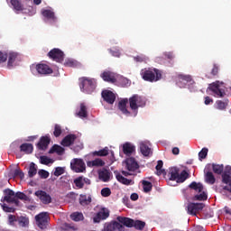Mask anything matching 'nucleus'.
I'll use <instances>...</instances> for the list:
<instances>
[{
	"label": "nucleus",
	"instance_id": "36",
	"mask_svg": "<svg viewBox=\"0 0 231 231\" xmlns=\"http://www.w3.org/2000/svg\"><path fill=\"white\" fill-rule=\"evenodd\" d=\"M205 181L206 183H208V185H214L216 183V177H214L212 171H208L205 174Z\"/></svg>",
	"mask_w": 231,
	"mask_h": 231
},
{
	"label": "nucleus",
	"instance_id": "2",
	"mask_svg": "<svg viewBox=\"0 0 231 231\" xmlns=\"http://www.w3.org/2000/svg\"><path fill=\"white\" fill-rule=\"evenodd\" d=\"M208 91L212 92L213 97L216 98H223L226 95V86L224 82L216 81L209 85Z\"/></svg>",
	"mask_w": 231,
	"mask_h": 231
},
{
	"label": "nucleus",
	"instance_id": "48",
	"mask_svg": "<svg viewBox=\"0 0 231 231\" xmlns=\"http://www.w3.org/2000/svg\"><path fill=\"white\" fill-rule=\"evenodd\" d=\"M13 178H20V180H24V172L19 169H16L13 171Z\"/></svg>",
	"mask_w": 231,
	"mask_h": 231
},
{
	"label": "nucleus",
	"instance_id": "5",
	"mask_svg": "<svg viewBox=\"0 0 231 231\" xmlns=\"http://www.w3.org/2000/svg\"><path fill=\"white\" fill-rule=\"evenodd\" d=\"M79 88L83 93H93L97 88V80L89 78L79 79Z\"/></svg>",
	"mask_w": 231,
	"mask_h": 231
},
{
	"label": "nucleus",
	"instance_id": "25",
	"mask_svg": "<svg viewBox=\"0 0 231 231\" xmlns=\"http://www.w3.org/2000/svg\"><path fill=\"white\" fill-rule=\"evenodd\" d=\"M16 193L14 192L12 189L5 190V196L4 198V201H6V203H14L15 201Z\"/></svg>",
	"mask_w": 231,
	"mask_h": 231
},
{
	"label": "nucleus",
	"instance_id": "44",
	"mask_svg": "<svg viewBox=\"0 0 231 231\" xmlns=\"http://www.w3.org/2000/svg\"><path fill=\"white\" fill-rule=\"evenodd\" d=\"M72 221H82L84 215L80 212H74L70 215Z\"/></svg>",
	"mask_w": 231,
	"mask_h": 231
},
{
	"label": "nucleus",
	"instance_id": "46",
	"mask_svg": "<svg viewBox=\"0 0 231 231\" xmlns=\"http://www.w3.org/2000/svg\"><path fill=\"white\" fill-rule=\"evenodd\" d=\"M143 189L145 192H151L152 184L150 181L143 180Z\"/></svg>",
	"mask_w": 231,
	"mask_h": 231
},
{
	"label": "nucleus",
	"instance_id": "35",
	"mask_svg": "<svg viewBox=\"0 0 231 231\" xmlns=\"http://www.w3.org/2000/svg\"><path fill=\"white\" fill-rule=\"evenodd\" d=\"M48 145H50V138L49 137H42L38 143L39 149H42L44 151V149H47Z\"/></svg>",
	"mask_w": 231,
	"mask_h": 231
},
{
	"label": "nucleus",
	"instance_id": "52",
	"mask_svg": "<svg viewBox=\"0 0 231 231\" xmlns=\"http://www.w3.org/2000/svg\"><path fill=\"white\" fill-rule=\"evenodd\" d=\"M134 226L137 230H143V228L145 226V222H142L140 220H136L134 222Z\"/></svg>",
	"mask_w": 231,
	"mask_h": 231
},
{
	"label": "nucleus",
	"instance_id": "22",
	"mask_svg": "<svg viewBox=\"0 0 231 231\" xmlns=\"http://www.w3.org/2000/svg\"><path fill=\"white\" fill-rule=\"evenodd\" d=\"M125 228V227L122 224H120L118 222H114V223L108 224L105 227V231H115V230L124 231Z\"/></svg>",
	"mask_w": 231,
	"mask_h": 231
},
{
	"label": "nucleus",
	"instance_id": "21",
	"mask_svg": "<svg viewBox=\"0 0 231 231\" xmlns=\"http://www.w3.org/2000/svg\"><path fill=\"white\" fill-rule=\"evenodd\" d=\"M140 151L143 156H151V154H152V151L151 150V147L149 146V143L147 142L140 143Z\"/></svg>",
	"mask_w": 231,
	"mask_h": 231
},
{
	"label": "nucleus",
	"instance_id": "54",
	"mask_svg": "<svg viewBox=\"0 0 231 231\" xmlns=\"http://www.w3.org/2000/svg\"><path fill=\"white\" fill-rule=\"evenodd\" d=\"M16 198H18V199H22L23 201H30V198H28V196L23 192H17Z\"/></svg>",
	"mask_w": 231,
	"mask_h": 231
},
{
	"label": "nucleus",
	"instance_id": "29",
	"mask_svg": "<svg viewBox=\"0 0 231 231\" xmlns=\"http://www.w3.org/2000/svg\"><path fill=\"white\" fill-rule=\"evenodd\" d=\"M117 221H119V223H122L123 225H125V226L131 227V226H134V220L128 218V217H118Z\"/></svg>",
	"mask_w": 231,
	"mask_h": 231
},
{
	"label": "nucleus",
	"instance_id": "59",
	"mask_svg": "<svg viewBox=\"0 0 231 231\" xmlns=\"http://www.w3.org/2000/svg\"><path fill=\"white\" fill-rule=\"evenodd\" d=\"M1 207L5 212H14V208H10L6 204H1Z\"/></svg>",
	"mask_w": 231,
	"mask_h": 231
},
{
	"label": "nucleus",
	"instance_id": "20",
	"mask_svg": "<svg viewBox=\"0 0 231 231\" xmlns=\"http://www.w3.org/2000/svg\"><path fill=\"white\" fill-rule=\"evenodd\" d=\"M102 97L106 102H107V104H115L116 96H115V93L111 92L110 90H104L102 92Z\"/></svg>",
	"mask_w": 231,
	"mask_h": 231
},
{
	"label": "nucleus",
	"instance_id": "56",
	"mask_svg": "<svg viewBox=\"0 0 231 231\" xmlns=\"http://www.w3.org/2000/svg\"><path fill=\"white\" fill-rule=\"evenodd\" d=\"M61 133H62V129L60 128V125H55L54 132H53L54 136L56 137L60 136Z\"/></svg>",
	"mask_w": 231,
	"mask_h": 231
},
{
	"label": "nucleus",
	"instance_id": "26",
	"mask_svg": "<svg viewBox=\"0 0 231 231\" xmlns=\"http://www.w3.org/2000/svg\"><path fill=\"white\" fill-rule=\"evenodd\" d=\"M116 84H119L122 88H129V86H131V80L127 78H124V76L118 75Z\"/></svg>",
	"mask_w": 231,
	"mask_h": 231
},
{
	"label": "nucleus",
	"instance_id": "30",
	"mask_svg": "<svg viewBox=\"0 0 231 231\" xmlns=\"http://www.w3.org/2000/svg\"><path fill=\"white\" fill-rule=\"evenodd\" d=\"M42 15L46 19H49V21H52V23H55V21H57V17H55V13L50 9L42 11Z\"/></svg>",
	"mask_w": 231,
	"mask_h": 231
},
{
	"label": "nucleus",
	"instance_id": "47",
	"mask_svg": "<svg viewBox=\"0 0 231 231\" xmlns=\"http://www.w3.org/2000/svg\"><path fill=\"white\" fill-rule=\"evenodd\" d=\"M95 156H107L109 154V148L105 147L102 150L94 152Z\"/></svg>",
	"mask_w": 231,
	"mask_h": 231
},
{
	"label": "nucleus",
	"instance_id": "50",
	"mask_svg": "<svg viewBox=\"0 0 231 231\" xmlns=\"http://www.w3.org/2000/svg\"><path fill=\"white\" fill-rule=\"evenodd\" d=\"M163 167V162L162 161H158L157 165H156V171L158 176H162L163 174V170L162 169Z\"/></svg>",
	"mask_w": 231,
	"mask_h": 231
},
{
	"label": "nucleus",
	"instance_id": "64",
	"mask_svg": "<svg viewBox=\"0 0 231 231\" xmlns=\"http://www.w3.org/2000/svg\"><path fill=\"white\" fill-rule=\"evenodd\" d=\"M130 199H132V201H136V200H138V195L136 193H133L130 196Z\"/></svg>",
	"mask_w": 231,
	"mask_h": 231
},
{
	"label": "nucleus",
	"instance_id": "3",
	"mask_svg": "<svg viewBox=\"0 0 231 231\" xmlns=\"http://www.w3.org/2000/svg\"><path fill=\"white\" fill-rule=\"evenodd\" d=\"M170 181H176V183H183L187 178H189V173L186 171H182L180 173V169L177 167H172L169 171Z\"/></svg>",
	"mask_w": 231,
	"mask_h": 231
},
{
	"label": "nucleus",
	"instance_id": "12",
	"mask_svg": "<svg viewBox=\"0 0 231 231\" xmlns=\"http://www.w3.org/2000/svg\"><path fill=\"white\" fill-rule=\"evenodd\" d=\"M100 77L105 82H109L110 84H116V80L118 79V74L110 71V70H104Z\"/></svg>",
	"mask_w": 231,
	"mask_h": 231
},
{
	"label": "nucleus",
	"instance_id": "11",
	"mask_svg": "<svg viewBox=\"0 0 231 231\" xmlns=\"http://www.w3.org/2000/svg\"><path fill=\"white\" fill-rule=\"evenodd\" d=\"M21 65V60L19 59H0V67L1 68H8L12 69V68H15Z\"/></svg>",
	"mask_w": 231,
	"mask_h": 231
},
{
	"label": "nucleus",
	"instance_id": "57",
	"mask_svg": "<svg viewBox=\"0 0 231 231\" xmlns=\"http://www.w3.org/2000/svg\"><path fill=\"white\" fill-rule=\"evenodd\" d=\"M207 154H208V149L203 148L199 152V157L200 160H204V158H207Z\"/></svg>",
	"mask_w": 231,
	"mask_h": 231
},
{
	"label": "nucleus",
	"instance_id": "45",
	"mask_svg": "<svg viewBox=\"0 0 231 231\" xmlns=\"http://www.w3.org/2000/svg\"><path fill=\"white\" fill-rule=\"evenodd\" d=\"M116 180L120 181V183H123V185H131L132 180L125 179L124 176L121 174L116 175Z\"/></svg>",
	"mask_w": 231,
	"mask_h": 231
},
{
	"label": "nucleus",
	"instance_id": "28",
	"mask_svg": "<svg viewBox=\"0 0 231 231\" xmlns=\"http://www.w3.org/2000/svg\"><path fill=\"white\" fill-rule=\"evenodd\" d=\"M127 99H123L119 101L118 107L119 111L123 113V115H125V116H129L130 113L127 110Z\"/></svg>",
	"mask_w": 231,
	"mask_h": 231
},
{
	"label": "nucleus",
	"instance_id": "37",
	"mask_svg": "<svg viewBox=\"0 0 231 231\" xmlns=\"http://www.w3.org/2000/svg\"><path fill=\"white\" fill-rule=\"evenodd\" d=\"M10 3L16 12H23L24 10V7L20 0H11Z\"/></svg>",
	"mask_w": 231,
	"mask_h": 231
},
{
	"label": "nucleus",
	"instance_id": "16",
	"mask_svg": "<svg viewBox=\"0 0 231 231\" xmlns=\"http://www.w3.org/2000/svg\"><path fill=\"white\" fill-rule=\"evenodd\" d=\"M98 178L101 181L107 183L113 178V173L107 169H101L98 171Z\"/></svg>",
	"mask_w": 231,
	"mask_h": 231
},
{
	"label": "nucleus",
	"instance_id": "58",
	"mask_svg": "<svg viewBox=\"0 0 231 231\" xmlns=\"http://www.w3.org/2000/svg\"><path fill=\"white\" fill-rule=\"evenodd\" d=\"M38 174L41 178H43L44 180H46V178H48V176H50V172H48L44 170H40L38 171Z\"/></svg>",
	"mask_w": 231,
	"mask_h": 231
},
{
	"label": "nucleus",
	"instance_id": "31",
	"mask_svg": "<svg viewBox=\"0 0 231 231\" xmlns=\"http://www.w3.org/2000/svg\"><path fill=\"white\" fill-rule=\"evenodd\" d=\"M227 106H228V99H225L224 101L217 100L215 103L216 109H218L219 111H225Z\"/></svg>",
	"mask_w": 231,
	"mask_h": 231
},
{
	"label": "nucleus",
	"instance_id": "62",
	"mask_svg": "<svg viewBox=\"0 0 231 231\" xmlns=\"http://www.w3.org/2000/svg\"><path fill=\"white\" fill-rule=\"evenodd\" d=\"M164 57L166 59H172V58H174V53L173 52H165Z\"/></svg>",
	"mask_w": 231,
	"mask_h": 231
},
{
	"label": "nucleus",
	"instance_id": "27",
	"mask_svg": "<svg viewBox=\"0 0 231 231\" xmlns=\"http://www.w3.org/2000/svg\"><path fill=\"white\" fill-rule=\"evenodd\" d=\"M75 140H77V136L75 134H69L62 140L61 145L64 147H69Z\"/></svg>",
	"mask_w": 231,
	"mask_h": 231
},
{
	"label": "nucleus",
	"instance_id": "14",
	"mask_svg": "<svg viewBox=\"0 0 231 231\" xmlns=\"http://www.w3.org/2000/svg\"><path fill=\"white\" fill-rule=\"evenodd\" d=\"M187 84L188 86H192V84H194V79H192V77H190V75H179L177 81L179 88H185Z\"/></svg>",
	"mask_w": 231,
	"mask_h": 231
},
{
	"label": "nucleus",
	"instance_id": "38",
	"mask_svg": "<svg viewBox=\"0 0 231 231\" xmlns=\"http://www.w3.org/2000/svg\"><path fill=\"white\" fill-rule=\"evenodd\" d=\"M17 223L19 226H22L23 228H26L30 225V219L26 217H20L17 218Z\"/></svg>",
	"mask_w": 231,
	"mask_h": 231
},
{
	"label": "nucleus",
	"instance_id": "49",
	"mask_svg": "<svg viewBox=\"0 0 231 231\" xmlns=\"http://www.w3.org/2000/svg\"><path fill=\"white\" fill-rule=\"evenodd\" d=\"M40 162L42 163V165H50V163H53V161L47 156H41Z\"/></svg>",
	"mask_w": 231,
	"mask_h": 231
},
{
	"label": "nucleus",
	"instance_id": "39",
	"mask_svg": "<svg viewBox=\"0 0 231 231\" xmlns=\"http://www.w3.org/2000/svg\"><path fill=\"white\" fill-rule=\"evenodd\" d=\"M76 115L79 116V118H86V116H88V108L84 103H81L79 111L77 112Z\"/></svg>",
	"mask_w": 231,
	"mask_h": 231
},
{
	"label": "nucleus",
	"instance_id": "63",
	"mask_svg": "<svg viewBox=\"0 0 231 231\" xmlns=\"http://www.w3.org/2000/svg\"><path fill=\"white\" fill-rule=\"evenodd\" d=\"M219 70V67H217V65H214L213 69H212V75H217V71Z\"/></svg>",
	"mask_w": 231,
	"mask_h": 231
},
{
	"label": "nucleus",
	"instance_id": "6",
	"mask_svg": "<svg viewBox=\"0 0 231 231\" xmlns=\"http://www.w3.org/2000/svg\"><path fill=\"white\" fill-rule=\"evenodd\" d=\"M189 189H193V190L199 192V194L195 195L193 198L195 201H205L207 199L208 196L203 184L193 181L189 184Z\"/></svg>",
	"mask_w": 231,
	"mask_h": 231
},
{
	"label": "nucleus",
	"instance_id": "42",
	"mask_svg": "<svg viewBox=\"0 0 231 231\" xmlns=\"http://www.w3.org/2000/svg\"><path fill=\"white\" fill-rule=\"evenodd\" d=\"M213 172L215 174H223L225 171V167L223 164H212Z\"/></svg>",
	"mask_w": 231,
	"mask_h": 231
},
{
	"label": "nucleus",
	"instance_id": "19",
	"mask_svg": "<svg viewBox=\"0 0 231 231\" xmlns=\"http://www.w3.org/2000/svg\"><path fill=\"white\" fill-rule=\"evenodd\" d=\"M107 217H109V209L103 208L94 217V223H100V221L107 219Z\"/></svg>",
	"mask_w": 231,
	"mask_h": 231
},
{
	"label": "nucleus",
	"instance_id": "10",
	"mask_svg": "<svg viewBox=\"0 0 231 231\" xmlns=\"http://www.w3.org/2000/svg\"><path fill=\"white\" fill-rule=\"evenodd\" d=\"M50 219V217L48 216V213H40L35 217L36 225L41 228L42 230H44L46 226H48V221Z\"/></svg>",
	"mask_w": 231,
	"mask_h": 231
},
{
	"label": "nucleus",
	"instance_id": "53",
	"mask_svg": "<svg viewBox=\"0 0 231 231\" xmlns=\"http://www.w3.org/2000/svg\"><path fill=\"white\" fill-rule=\"evenodd\" d=\"M101 196H103V198H109V196H111V189L103 188L101 189Z\"/></svg>",
	"mask_w": 231,
	"mask_h": 231
},
{
	"label": "nucleus",
	"instance_id": "18",
	"mask_svg": "<svg viewBox=\"0 0 231 231\" xmlns=\"http://www.w3.org/2000/svg\"><path fill=\"white\" fill-rule=\"evenodd\" d=\"M34 194L39 198L42 203H44V205L51 203V197L50 196V194L46 193V191L38 190Z\"/></svg>",
	"mask_w": 231,
	"mask_h": 231
},
{
	"label": "nucleus",
	"instance_id": "24",
	"mask_svg": "<svg viewBox=\"0 0 231 231\" xmlns=\"http://www.w3.org/2000/svg\"><path fill=\"white\" fill-rule=\"evenodd\" d=\"M74 183L78 189H82L84 185H89L91 180H89L88 178L79 177L74 180Z\"/></svg>",
	"mask_w": 231,
	"mask_h": 231
},
{
	"label": "nucleus",
	"instance_id": "60",
	"mask_svg": "<svg viewBox=\"0 0 231 231\" xmlns=\"http://www.w3.org/2000/svg\"><path fill=\"white\" fill-rule=\"evenodd\" d=\"M110 53L112 55V57H120L121 53H120V51L119 50H110Z\"/></svg>",
	"mask_w": 231,
	"mask_h": 231
},
{
	"label": "nucleus",
	"instance_id": "55",
	"mask_svg": "<svg viewBox=\"0 0 231 231\" xmlns=\"http://www.w3.org/2000/svg\"><path fill=\"white\" fill-rule=\"evenodd\" d=\"M15 223H17V217H15L14 215H8V225L14 226Z\"/></svg>",
	"mask_w": 231,
	"mask_h": 231
},
{
	"label": "nucleus",
	"instance_id": "9",
	"mask_svg": "<svg viewBox=\"0 0 231 231\" xmlns=\"http://www.w3.org/2000/svg\"><path fill=\"white\" fill-rule=\"evenodd\" d=\"M70 169L74 172H84L86 171V163L82 159H73L70 162Z\"/></svg>",
	"mask_w": 231,
	"mask_h": 231
},
{
	"label": "nucleus",
	"instance_id": "8",
	"mask_svg": "<svg viewBox=\"0 0 231 231\" xmlns=\"http://www.w3.org/2000/svg\"><path fill=\"white\" fill-rule=\"evenodd\" d=\"M31 69H36L40 75H51V73H53V69L44 63H40L37 65L32 64L31 66Z\"/></svg>",
	"mask_w": 231,
	"mask_h": 231
},
{
	"label": "nucleus",
	"instance_id": "61",
	"mask_svg": "<svg viewBox=\"0 0 231 231\" xmlns=\"http://www.w3.org/2000/svg\"><path fill=\"white\" fill-rule=\"evenodd\" d=\"M204 104L206 106H210V104H214V100L212 98H210V97H206Z\"/></svg>",
	"mask_w": 231,
	"mask_h": 231
},
{
	"label": "nucleus",
	"instance_id": "41",
	"mask_svg": "<svg viewBox=\"0 0 231 231\" xmlns=\"http://www.w3.org/2000/svg\"><path fill=\"white\" fill-rule=\"evenodd\" d=\"M18 57H21V55L17 52H9L8 55L0 51V59H18Z\"/></svg>",
	"mask_w": 231,
	"mask_h": 231
},
{
	"label": "nucleus",
	"instance_id": "7",
	"mask_svg": "<svg viewBox=\"0 0 231 231\" xmlns=\"http://www.w3.org/2000/svg\"><path fill=\"white\" fill-rule=\"evenodd\" d=\"M129 102L132 111H136L138 107H143L145 106V99L138 95L130 97Z\"/></svg>",
	"mask_w": 231,
	"mask_h": 231
},
{
	"label": "nucleus",
	"instance_id": "1",
	"mask_svg": "<svg viewBox=\"0 0 231 231\" xmlns=\"http://www.w3.org/2000/svg\"><path fill=\"white\" fill-rule=\"evenodd\" d=\"M141 77L147 82H158L162 80V70L155 68H148L141 70Z\"/></svg>",
	"mask_w": 231,
	"mask_h": 231
},
{
	"label": "nucleus",
	"instance_id": "40",
	"mask_svg": "<svg viewBox=\"0 0 231 231\" xmlns=\"http://www.w3.org/2000/svg\"><path fill=\"white\" fill-rule=\"evenodd\" d=\"M37 174V165L35 163L31 162L28 169V176L29 178H33Z\"/></svg>",
	"mask_w": 231,
	"mask_h": 231
},
{
	"label": "nucleus",
	"instance_id": "51",
	"mask_svg": "<svg viewBox=\"0 0 231 231\" xmlns=\"http://www.w3.org/2000/svg\"><path fill=\"white\" fill-rule=\"evenodd\" d=\"M66 171V168L65 167H57L55 168V171H54V176H62V174L65 172Z\"/></svg>",
	"mask_w": 231,
	"mask_h": 231
},
{
	"label": "nucleus",
	"instance_id": "32",
	"mask_svg": "<svg viewBox=\"0 0 231 231\" xmlns=\"http://www.w3.org/2000/svg\"><path fill=\"white\" fill-rule=\"evenodd\" d=\"M88 167H104L106 165V162L102 161V159H95L94 161H90L87 162Z\"/></svg>",
	"mask_w": 231,
	"mask_h": 231
},
{
	"label": "nucleus",
	"instance_id": "43",
	"mask_svg": "<svg viewBox=\"0 0 231 231\" xmlns=\"http://www.w3.org/2000/svg\"><path fill=\"white\" fill-rule=\"evenodd\" d=\"M52 152H56L60 156L64 154V149L60 145L55 144L52 146V148L50 150V153L52 154Z\"/></svg>",
	"mask_w": 231,
	"mask_h": 231
},
{
	"label": "nucleus",
	"instance_id": "23",
	"mask_svg": "<svg viewBox=\"0 0 231 231\" xmlns=\"http://www.w3.org/2000/svg\"><path fill=\"white\" fill-rule=\"evenodd\" d=\"M134 151H136V146H134L133 143H125L123 144V152L127 156L133 154V152H134Z\"/></svg>",
	"mask_w": 231,
	"mask_h": 231
},
{
	"label": "nucleus",
	"instance_id": "33",
	"mask_svg": "<svg viewBox=\"0 0 231 231\" xmlns=\"http://www.w3.org/2000/svg\"><path fill=\"white\" fill-rule=\"evenodd\" d=\"M91 203V196L89 195H79V204L82 207H86Z\"/></svg>",
	"mask_w": 231,
	"mask_h": 231
},
{
	"label": "nucleus",
	"instance_id": "17",
	"mask_svg": "<svg viewBox=\"0 0 231 231\" xmlns=\"http://www.w3.org/2000/svg\"><path fill=\"white\" fill-rule=\"evenodd\" d=\"M47 57H49V59H64V57H66V54H64V51H62V50L59 48H54L48 52Z\"/></svg>",
	"mask_w": 231,
	"mask_h": 231
},
{
	"label": "nucleus",
	"instance_id": "34",
	"mask_svg": "<svg viewBox=\"0 0 231 231\" xmlns=\"http://www.w3.org/2000/svg\"><path fill=\"white\" fill-rule=\"evenodd\" d=\"M20 149L22 152H24L25 154H32V152H33V145L31 143H23L20 146Z\"/></svg>",
	"mask_w": 231,
	"mask_h": 231
},
{
	"label": "nucleus",
	"instance_id": "13",
	"mask_svg": "<svg viewBox=\"0 0 231 231\" xmlns=\"http://www.w3.org/2000/svg\"><path fill=\"white\" fill-rule=\"evenodd\" d=\"M203 208H205V204L203 203H189L187 206V212L189 216H197Z\"/></svg>",
	"mask_w": 231,
	"mask_h": 231
},
{
	"label": "nucleus",
	"instance_id": "15",
	"mask_svg": "<svg viewBox=\"0 0 231 231\" xmlns=\"http://www.w3.org/2000/svg\"><path fill=\"white\" fill-rule=\"evenodd\" d=\"M57 62L64 64L67 68H80V62L73 59H58Z\"/></svg>",
	"mask_w": 231,
	"mask_h": 231
},
{
	"label": "nucleus",
	"instance_id": "4",
	"mask_svg": "<svg viewBox=\"0 0 231 231\" xmlns=\"http://www.w3.org/2000/svg\"><path fill=\"white\" fill-rule=\"evenodd\" d=\"M123 165L128 171V172L123 171L124 176H132L134 172H138V169H140L138 162H136V159L133 157L127 158L123 162Z\"/></svg>",
	"mask_w": 231,
	"mask_h": 231
}]
</instances>
